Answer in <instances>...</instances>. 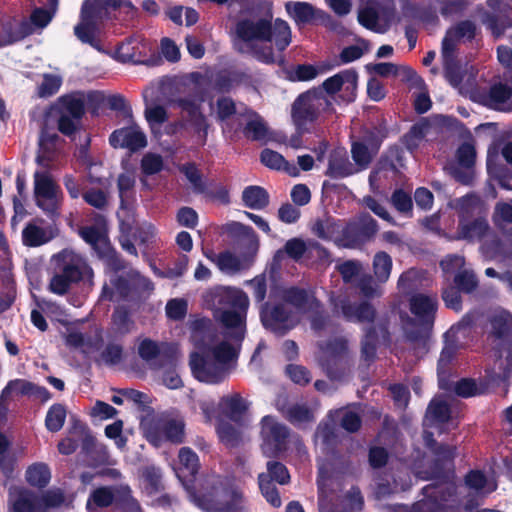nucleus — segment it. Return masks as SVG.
Wrapping results in <instances>:
<instances>
[{
    "label": "nucleus",
    "instance_id": "obj_28",
    "mask_svg": "<svg viewBox=\"0 0 512 512\" xmlns=\"http://www.w3.org/2000/svg\"><path fill=\"white\" fill-rule=\"evenodd\" d=\"M81 439L82 450L94 461L95 464H102L108 460V452L103 444L97 443L89 429L81 422L74 424L71 432Z\"/></svg>",
    "mask_w": 512,
    "mask_h": 512
},
{
    "label": "nucleus",
    "instance_id": "obj_29",
    "mask_svg": "<svg viewBox=\"0 0 512 512\" xmlns=\"http://www.w3.org/2000/svg\"><path fill=\"white\" fill-rule=\"evenodd\" d=\"M344 227L345 224L342 221L328 218L316 224L315 232L319 237L331 240L338 246L352 247L357 240L349 236L343 238Z\"/></svg>",
    "mask_w": 512,
    "mask_h": 512
},
{
    "label": "nucleus",
    "instance_id": "obj_40",
    "mask_svg": "<svg viewBox=\"0 0 512 512\" xmlns=\"http://www.w3.org/2000/svg\"><path fill=\"white\" fill-rule=\"evenodd\" d=\"M261 162L270 169L283 170L290 176H298L299 168L294 163H289L278 152L264 149L260 155Z\"/></svg>",
    "mask_w": 512,
    "mask_h": 512
},
{
    "label": "nucleus",
    "instance_id": "obj_17",
    "mask_svg": "<svg viewBox=\"0 0 512 512\" xmlns=\"http://www.w3.org/2000/svg\"><path fill=\"white\" fill-rule=\"evenodd\" d=\"M317 483L319 512H346L340 509V504L343 501L338 494L339 484L328 475L324 466L319 468Z\"/></svg>",
    "mask_w": 512,
    "mask_h": 512
},
{
    "label": "nucleus",
    "instance_id": "obj_26",
    "mask_svg": "<svg viewBox=\"0 0 512 512\" xmlns=\"http://www.w3.org/2000/svg\"><path fill=\"white\" fill-rule=\"evenodd\" d=\"M109 142L114 148H126L132 152L147 145L144 132L135 124L115 130L110 135Z\"/></svg>",
    "mask_w": 512,
    "mask_h": 512
},
{
    "label": "nucleus",
    "instance_id": "obj_50",
    "mask_svg": "<svg viewBox=\"0 0 512 512\" xmlns=\"http://www.w3.org/2000/svg\"><path fill=\"white\" fill-rule=\"evenodd\" d=\"M392 258L384 251L377 252L373 259V271L377 280L386 282L391 274Z\"/></svg>",
    "mask_w": 512,
    "mask_h": 512
},
{
    "label": "nucleus",
    "instance_id": "obj_62",
    "mask_svg": "<svg viewBox=\"0 0 512 512\" xmlns=\"http://www.w3.org/2000/svg\"><path fill=\"white\" fill-rule=\"evenodd\" d=\"M180 171L185 175L195 192L201 193L205 190L201 173L193 163L182 165Z\"/></svg>",
    "mask_w": 512,
    "mask_h": 512
},
{
    "label": "nucleus",
    "instance_id": "obj_14",
    "mask_svg": "<svg viewBox=\"0 0 512 512\" xmlns=\"http://www.w3.org/2000/svg\"><path fill=\"white\" fill-rule=\"evenodd\" d=\"M34 197L39 208L54 215L61 200V190L48 173L37 171L34 174Z\"/></svg>",
    "mask_w": 512,
    "mask_h": 512
},
{
    "label": "nucleus",
    "instance_id": "obj_61",
    "mask_svg": "<svg viewBox=\"0 0 512 512\" xmlns=\"http://www.w3.org/2000/svg\"><path fill=\"white\" fill-rule=\"evenodd\" d=\"M267 479L274 480L281 485L287 484L290 480V475L288 473L285 465L275 461H269L267 463Z\"/></svg>",
    "mask_w": 512,
    "mask_h": 512
},
{
    "label": "nucleus",
    "instance_id": "obj_2",
    "mask_svg": "<svg viewBox=\"0 0 512 512\" xmlns=\"http://www.w3.org/2000/svg\"><path fill=\"white\" fill-rule=\"evenodd\" d=\"M257 8L264 16L251 15L240 19L235 27L236 45L240 52L250 54L263 63L275 61L272 44L278 51L291 43V29L280 18L273 20V2L259 0Z\"/></svg>",
    "mask_w": 512,
    "mask_h": 512
},
{
    "label": "nucleus",
    "instance_id": "obj_31",
    "mask_svg": "<svg viewBox=\"0 0 512 512\" xmlns=\"http://www.w3.org/2000/svg\"><path fill=\"white\" fill-rule=\"evenodd\" d=\"M285 10L297 24L310 23L314 20L323 21L328 18L324 11L315 8L308 2L288 1L285 3Z\"/></svg>",
    "mask_w": 512,
    "mask_h": 512
},
{
    "label": "nucleus",
    "instance_id": "obj_21",
    "mask_svg": "<svg viewBox=\"0 0 512 512\" xmlns=\"http://www.w3.org/2000/svg\"><path fill=\"white\" fill-rule=\"evenodd\" d=\"M332 304L335 312L341 313L342 316L350 322L371 323L375 320L376 311L372 304L363 301L359 304L351 303L346 297L332 298Z\"/></svg>",
    "mask_w": 512,
    "mask_h": 512
},
{
    "label": "nucleus",
    "instance_id": "obj_12",
    "mask_svg": "<svg viewBox=\"0 0 512 512\" xmlns=\"http://www.w3.org/2000/svg\"><path fill=\"white\" fill-rule=\"evenodd\" d=\"M395 18V7L392 0L383 3L372 2L358 13L359 23L375 33H386Z\"/></svg>",
    "mask_w": 512,
    "mask_h": 512
},
{
    "label": "nucleus",
    "instance_id": "obj_47",
    "mask_svg": "<svg viewBox=\"0 0 512 512\" xmlns=\"http://www.w3.org/2000/svg\"><path fill=\"white\" fill-rule=\"evenodd\" d=\"M61 112L81 119L85 111V99L83 94L74 93L61 97Z\"/></svg>",
    "mask_w": 512,
    "mask_h": 512
},
{
    "label": "nucleus",
    "instance_id": "obj_27",
    "mask_svg": "<svg viewBox=\"0 0 512 512\" xmlns=\"http://www.w3.org/2000/svg\"><path fill=\"white\" fill-rule=\"evenodd\" d=\"M424 426L426 428H437L440 433L450 427L455 428L456 424L451 419V411L446 401L434 398L430 402L424 419Z\"/></svg>",
    "mask_w": 512,
    "mask_h": 512
},
{
    "label": "nucleus",
    "instance_id": "obj_13",
    "mask_svg": "<svg viewBox=\"0 0 512 512\" xmlns=\"http://www.w3.org/2000/svg\"><path fill=\"white\" fill-rule=\"evenodd\" d=\"M261 450L266 457H277L286 449L289 429L272 416H265L261 421Z\"/></svg>",
    "mask_w": 512,
    "mask_h": 512
},
{
    "label": "nucleus",
    "instance_id": "obj_35",
    "mask_svg": "<svg viewBox=\"0 0 512 512\" xmlns=\"http://www.w3.org/2000/svg\"><path fill=\"white\" fill-rule=\"evenodd\" d=\"M117 289L123 296H129L132 293L143 294L149 293L154 289L152 282L142 276L138 271H130L126 279H119L116 284Z\"/></svg>",
    "mask_w": 512,
    "mask_h": 512
},
{
    "label": "nucleus",
    "instance_id": "obj_10",
    "mask_svg": "<svg viewBox=\"0 0 512 512\" xmlns=\"http://www.w3.org/2000/svg\"><path fill=\"white\" fill-rule=\"evenodd\" d=\"M331 106L321 89L307 91L294 101L292 120L296 129L309 130L308 126L317 121L322 112Z\"/></svg>",
    "mask_w": 512,
    "mask_h": 512
},
{
    "label": "nucleus",
    "instance_id": "obj_18",
    "mask_svg": "<svg viewBox=\"0 0 512 512\" xmlns=\"http://www.w3.org/2000/svg\"><path fill=\"white\" fill-rule=\"evenodd\" d=\"M475 34L476 25L470 20L461 21L448 29L442 41L441 55L443 61L456 60L458 45L472 40Z\"/></svg>",
    "mask_w": 512,
    "mask_h": 512
},
{
    "label": "nucleus",
    "instance_id": "obj_42",
    "mask_svg": "<svg viewBox=\"0 0 512 512\" xmlns=\"http://www.w3.org/2000/svg\"><path fill=\"white\" fill-rule=\"evenodd\" d=\"M53 238L51 229L29 223L22 232L23 243L26 246L37 247L49 242Z\"/></svg>",
    "mask_w": 512,
    "mask_h": 512
},
{
    "label": "nucleus",
    "instance_id": "obj_5",
    "mask_svg": "<svg viewBox=\"0 0 512 512\" xmlns=\"http://www.w3.org/2000/svg\"><path fill=\"white\" fill-rule=\"evenodd\" d=\"M189 499L205 512H246L242 492L227 478L210 474L200 480Z\"/></svg>",
    "mask_w": 512,
    "mask_h": 512
},
{
    "label": "nucleus",
    "instance_id": "obj_57",
    "mask_svg": "<svg viewBox=\"0 0 512 512\" xmlns=\"http://www.w3.org/2000/svg\"><path fill=\"white\" fill-rule=\"evenodd\" d=\"M62 85V78L55 74H45L38 87L39 97H50L57 93Z\"/></svg>",
    "mask_w": 512,
    "mask_h": 512
},
{
    "label": "nucleus",
    "instance_id": "obj_25",
    "mask_svg": "<svg viewBox=\"0 0 512 512\" xmlns=\"http://www.w3.org/2000/svg\"><path fill=\"white\" fill-rule=\"evenodd\" d=\"M500 156L508 163L512 165V141L504 142L502 145L492 144L489 146L487 151V171L488 173L497 178L500 186L507 190H512V184L506 181L505 177L499 175Z\"/></svg>",
    "mask_w": 512,
    "mask_h": 512
},
{
    "label": "nucleus",
    "instance_id": "obj_56",
    "mask_svg": "<svg viewBox=\"0 0 512 512\" xmlns=\"http://www.w3.org/2000/svg\"><path fill=\"white\" fill-rule=\"evenodd\" d=\"M454 283L458 290L464 293H471L478 285L477 278L472 270L460 271L454 276Z\"/></svg>",
    "mask_w": 512,
    "mask_h": 512
},
{
    "label": "nucleus",
    "instance_id": "obj_34",
    "mask_svg": "<svg viewBox=\"0 0 512 512\" xmlns=\"http://www.w3.org/2000/svg\"><path fill=\"white\" fill-rule=\"evenodd\" d=\"M33 33L30 22L26 19H10L2 23L0 47L10 45Z\"/></svg>",
    "mask_w": 512,
    "mask_h": 512
},
{
    "label": "nucleus",
    "instance_id": "obj_59",
    "mask_svg": "<svg viewBox=\"0 0 512 512\" xmlns=\"http://www.w3.org/2000/svg\"><path fill=\"white\" fill-rule=\"evenodd\" d=\"M456 158L461 167L471 169L476 159L474 145L471 142H464L457 149Z\"/></svg>",
    "mask_w": 512,
    "mask_h": 512
},
{
    "label": "nucleus",
    "instance_id": "obj_6",
    "mask_svg": "<svg viewBox=\"0 0 512 512\" xmlns=\"http://www.w3.org/2000/svg\"><path fill=\"white\" fill-rule=\"evenodd\" d=\"M486 332L497 353L492 368L493 378L505 381L512 374V315L505 310L493 312Z\"/></svg>",
    "mask_w": 512,
    "mask_h": 512
},
{
    "label": "nucleus",
    "instance_id": "obj_36",
    "mask_svg": "<svg viewBox=\"0 0 512 512\" xmlns=\"http://www.w3.org/2000/svg\"><path fill=\"white\" fill-rule=\"evenodd\" d=\"M204 255L225 274L233 275L243 268V262L240 257L230 251L221 252L219 254L213 251H204Z\"/></svg>",
    "mask_w": 512,
    "mask_h": 512
},
{
    "label": "nucleus",
    "instance_id": "obj_51",
    "mask_svg": "<svg viewBox=\"0 0 512 512\" xmlns=\"http://www.w3.org/2000/svg\"><path fill=\"white\" fill-rule=\"evenodd\" d=\"M351 154L355 164L358 166L356 168L357 172L366 169L372 158L376 155L369 149L366 143L359 141L352 144Z\"/></svg>",
    "mask_w": 512,
    "mask_h": 512
},
{
    "label": "nucleus",
    "instance_id": "obj_46",
    "mask_svg": "<svg viewBox=\"0 0 512 512\" xmlns=\"http://www.w3.org/2000/svg\"><path fill=\"white\" fill-rule=\"evenodd\" d=\"M356 168L349 162L345 154L335 153L331 156L328 174L334 178H343L356 173Z\"/></svg>",
    "mask_w": 512,
    "mask_h": 512
},
{
    "label": "nucleus",
    "instance_id": "obj_39",
    "mask_svg": "<svg viewBox=\"0 0 512 512\" xmlns=\"http://www.w3.org/2000/svg\"><path fill=\"white\" fill-rule=\"evenodd\" d=\"M465 484L477 497H485L497 488L495 480L487 478L479 470L470 471L465 477Z\"/></svg>",
    "mask_w": 512,
    "mask_h": 512
},
{
    "label": "nucleus",
    "instance_id": "obj_45",
    "mask_svg": "<svg viewBox=\"0 0 512 512\" xmlns=\"http://www.w3.org/2000/svg\"><path fill=\"white\" fill-rule=\"evenodd\" d=\"M244 205L250 209L260 210L269 203L267 191L260 186H248L242 193Z\"/></svg>",
    "mask_w": 512,
    "mask_h": 512
},
{
    "label": "nucleus",
    "instance_id": "obj_49",
    "mask_svg": "<svg viewBox=\"0 0 512 512\" xmlns=\"http://www.w3.org/2000/svg\"><path fill=\"white\" fill-rule=\"evenodd\" d=\"M51 479L49 467L44 463H35L26 470L27 482L35 487H45Z\"/></svg>",
    "mask_w": 512,
    "mask_h": 512
},
{
    "label": "nucleus",
    "instance_id": "obj_32",
    "mask_svg": "<svg viewBox=\"0 0 512 512\" xmlns=\"http://www.w3.org/2000/svg\"><path fill=\"white\" fill-rule=\"evenodd\" d=\"M460 327H452L446 334H445V346L443 347L439 360H438V366H437V372H438V381H439V387L443 390L450 389L449 381L447 380V373L449 369V365L454 358V355L456 353V345L454 342L448 341L449 337H454L456 334V331H458Z\"/></svg>",
    "mask_w": 512,
    "mask_h": 512
},
{
    "label": "nucleus",
    "instance_id": "obj_53",
    "mask_svg": "<svg viewBox=\"0 0 512 512\" xmlns=\"http://www.w3.org/2000/svg\"><path fill=\"white\" fill-rule=\"evenodd\" d=\"M258 482L261 493L266 501L273 507H280L282 502L279 492L272 481L267 479V475L261 473L258 477Z\"/></svg>",
    "mask_w": 512,
    "mask_h": 512
},
{
    "label": "nucleus",
    "instance_id": "obj_64",
    "mask_svg": "<svg viewBox=\"0 0 512 512\" xmlns=\"http://www.w3.org/2000/svg\"><path fill=\"white\" fill-rule=\"evenodd\" d=\"M494 221L497 225L512 224V201L498 202L495 206Z\"/></svg>",
    "mask_w": 512,
    "mask_h": 512
},
{
    "label": "nucleus",
    "instance_id": "obj_20",
    "mask_svg": "<svg viewBox=\"0 0 512 512\" xmlns=\"http://www.w3.org/2000/svg\"><path fill=\"white\" fill-rule=\"evenodd\" d=\"M179 463L175 468L176 475L183 487L185 488L188 497L192 492H196L199 487L200 481H196V474L199 469V458L197 454L189 447H182L178 454Z\"/></svg>",
    "mask_w": 512,
    "mask_h": 512
},
{
    "label": "nucleus",
    "instance_id": "obj_9",
    "mask_svg": "<svg viewBox=\"0 0 512 512\" xmlns=\"http://www.w3.org/2000/svg\"><path fill=\"white\" fill-rule=\"evenodd\" d=\"M122 4L132 7L130 2L122 0H86L81 9V21L74 28L77 38L94 46L98 24L108 17L109 7L116 8Z\"/></svg>",
    "mask_w": 512,
    "mask_h": 512
},
{
    "label": "nucleus",
    "instance_id": "obj_30",
    "mask_svg": "<svg viewBox=\"0 0 512 512\" xmlns=\"http://www.w3.org/2000/svg\"><path fill=\"white\" fill-rule=\"evenodd\" d=\"M449 206L458 213L459 220L483 217V214L486 212L484 202L475 194H467L466 196L451 200Z\"/></svg>",
    "mask_w": 512,
    "mask_h": 512
},
{
    "label": "nucleus",
    "instance_id": "obj_11",
    "mask_svg": "<svg viewBox=\"0 0 512 512\" xmlns=\"http://www.w3.org/2000/svg\"><path fill=\"white\" fill-rule=\"evenodd\" d=\"M346 349V341L342 338L334 339L321 347L319 362L331 379L341 380L349 372Z\"/></svg>",
    "mask_w": 512,
    "mask_h": 512
},
{
    "label": "nucleus",
    "instance_id": "obj_54",
    "mask_svg": "<svg viewBox=\"0 0 512 512\" xmlns=\"http://www.w3.org/2000/svg\"><path fill=\"white\" fill-rule=\"evenodd\" d=\"M112 323L117 333L127 334L134 328V323L131 320L129 313L126 309L118 307L112 315Z\"/></svg>",
    "mask_w": 512,
    "mask_h": 512
},
{
    "label": "nucleus",
    "instance_id": "obj_37",
    "mask_svg": "<svg viewBox=\"0 0 512 512\" xmlns=\"http://www.w3.org/2000/svg\"><path fill=\"white\" fill-rule=\"evenodd\" d=\"M79 234L98 255H105L109 250L108 239L102 227L95 225L85 226L80 229Z\"/></svg>",
    "mask_w": 512,
    "mask_h": 512
},
{
    "label": "nucleus",
    "instance_id": "obj_19",
    "mask_svg": "<svg viewBox=\"0 0 512 512\" xmlns=\"http://www.w3.org/2000/svg\"><path fill=\"white\" fill-rule=\"evenodd\" d=\"M488 5L492 12L483 15L482 23L495 37H500L507 28L512 27L511 0H488Z\"/></svg>",
    "mask_w": 512,
    "mask_h": 512
},
{
    "label": "nucleus",
    "instance_id": "obj_60",
    "mask_svg": "<svg viewBox=\"0 0 512 512\" xmlns=\"http://www.w3.org/2000/svg\"><path fill=\"white\" fill-rule=\"evenodd\" d=\"M118 501L124 506L125 512H142L136 499L132 496L130 487L126 484H120L118 489Z\"/></svg>",
    "mask_w": 512,
    "mask_h": 512
},
{
    "label": "nucleus",
    "instance_id": "obj_1",
    "mask_svg": "<svg viewBox=\"0 0 512 512\" xmlns=\"http://www.w3.org/2000/svg\"><path fill=\"white\" fill-rule=\"evenodd\" d=\"M203 299L225 331L219 336L210 319H195L191 323L192 340L199 351L190 354L189 365L195 379L213 385L223 382L236 363L245 337L249 298L237 288L215 287Z\"/></svg>",
    "mask_w": 512,
    "mask_h": 512
},
{
    "label": "nucleus",
    "instance_id": "obj_16",
    "mask_svg": "<svg viewBox=\"0 0 512 512\" xmlns=\"http://www.w3.org/2000/svg\"><path fill=\"white\" fill-rule=\"evenodd\" d=\"M149 442L159 446L163 441L180 444L185 438V423L181 416H166L146 431Z\"/></svg>",
    "mask_w": 512,
    "mask_h": 512
},
{
    "label": "nucleus",
    "instance_id": "obj_8",
    "mask_svg": "<svg viewBox=\"0 0 512 512\" xmlns=\"http://www.w3.org/2000/svg\"><path fill=\"white\" fill-rule=\"evenodd\" d=\"M53 274L48 289L51 293L63 296L71 286L80 280L93 276V271L85 259L72 250H62L51 259Z\"/></svg>",
    "mask_w": 512,
    "mask_h": 512
},
{
    "label": "nucleus",
    "instance_id": "obj_43",
    "mask_svg": "<svg viewBox=\"0 0 512 512\" xmlns=\"http://www.w3.org/2000/svg\"><path fill=\"white\" fill-rule=\"evenodd\" d=\"M244 116L247 119L244 132L248 138L252 140H262L267 135V126L264 120L252 110L244 108Z\"/></svg>",
    "mask_w": 512,
    "mask_h": 512
},
{
    "label": "nucleus",
    "instance_id": "obj_63",
    "mask_svg": "<svg viewBox=\"0 0 512 512\" xmlns=\"http://www.w3.org/2000/svg\"><path fill=\"white\" fill-rule=\"evenodd\" d=\"M163 168V159L160 155L147 153L141 161L142 172L146 175H153L160 172Z\"/></svg>",
    "mask_w": 512,
    "mask_h": 512
},
{
    "label": "nucleus",
    "instance_id": "obj_15",
    "mask_svg": "<svg viewBox=\"0 0 512 512\" xmlns=\"http://www.w3.org/2000/svg\"><path fill=\"white\" fill-rule=\"evenodd\" d=\"M445 78L458 92L476 102V95L482 94L483 89L476 84V72L473 67L463 70L456 60L443 61Z\"/></svg>",
    "mask_w": 512,
    "mask_h": 512
},
{
    "label": "nucleus",
    "instance_id": "obj_23",
    "mask_svg": "<svg viewBox=\"0 0 512 512\" xmlns=\"http://www.w3.org/2000/svg\"><path fill=\"white\" fill-rule=\"evenodd\" d=\"M357 80V73L352 69H347L326 79L322 86L328 94H334L341 91V97L344 101L352 102L356 95Z\"/></svg>",
    "mask_w": 512,
    "mask_h": 512
},
{
    "label": "nucleus",
    "instance_id": "obj_24",
    "mask_svg": "<svg viewBox=\"0 0 512 512\" xmlns=\"http://www.w3.org/2000/svg\"><path fill=\"white\" fill-rule=\"evenodd\" d=\"M40 510L39 493L25 487L14 486L9 488V512H40Z\"/></svg>",
    "mask_w": 512,
    "mask_h": 512
},
{
    "label": "nucleus",
    "instance_id": "obj_48",
    "mask_svg": "<svg viewBox=\"0 0 512 512\" xmlns=\"http://www.w3.org/2000/svg\"><path fill=\"white\" fill-rule=\"evenodd\" d=\"M135 175L132 172H125L119 175L117 187L121 202V208H127L134 196Z\"/></svg>",
    "mask_w": 512,
    "mask_h": 512
},
{
    "label": "nucleus",
    "instance_id": "obj_3",
    "mask_svg": "<svg viewBox=\"0 0 512 512\" xmlns=\"http://www.w3.org/2000/svg\"><path fill=\"white\" fill-rule=\"evenodd\" d=\"M274 297L282 303H264L260 317L265 328L277 334H284L299 322V314L312 312L311 327L320 330L324 318L320 314V303L312 292L297 287L278 289Z\"/></svg>",
    "mask_w": 512,
    "mask_h": 512
},
{
    "label": "nucleus",
    "instance_id": "obj_52",
    "mask_svg": "<svg viewBox=\"0 0 512 512\" xmlns=\"http://www.w3.org/2000/svg\"><path fill=\"white\" fill-rule=\"evenodd\" d=\"M66 410L61 404L52 405L46 415L45 426L51 432L59 431L65 422Z\"/></svg>",
    "mask_w": 512,
    "mask_h": 512
},
{
    "label": "nucleus",
    "instance_id": "obj_38",
    "mask_svg": "<svg viewBox=\"0 0 512 512\" xmlns=\"http://www.w3.org/2000/svg\"><path fill=\"white\" fill-rule=\"evenodd\" d=\"M317 405L313 407L307 403H295L284 412L286 419L297 427H305L315 421Z\"/></svg>",
    "mask_w": 512,
    "mask_h": 512
},
{
    "label": "nucleus",
    "instance_id": "obj_44",
    "mask_svg": "<svg viewBox=\"0 0 512 512\" xmlns=\"http://www.w3.org/2000/svg\"><path fill=\"white\" fill-rule=\"evenodd\" d=\"M119 485L116 486H103L99 487L90 494L87 507L91 509V506L102 508L110 506L115 500L118 501V489Z\"/></svg>",
    "mask_w": 512,
    "mask_h": 512
},
{
    "label": "nucleus",
    "instance_id": "obj_58",
    "mask_svg": "<svg viewBox=\"0 0 512 512\" xmlns=\"http://www.w3.org/2000/svg\"><path fill=\"white\" fill-rule=\"evenodd\" d=\"M235 114L244 116V114H245L244 108L237 110L235 103L233 102V100L231 98L222 97V98L218 99V101H217V118H218V120L224 122Z\"/></svg>",
    "mask_w": 512,
    "mask_h": 512
},
{
    "label": "nucleus",
    "instance_id": "obj_22",
    "mask_svg": "<svg viewBox=\"0 0 512 512\" xmlns=\"http://www.w3.org/2000/svg\"><path fill=\"white\" fill-rule=\"evenodd\" d=\"M205 101L204 94L195 91L193 95L179 98L176 102L178 106L188 114L189 121L194 127L195 131L201 138L202 144L205 143L207 137L208 123L206 117L200 110L201 104Z\"/></svg>",
    "mask_w": 512,
    "mask_h": 512
},
{
    "label": "nucleus",
    "instance_id": "obj_33",
    "mask_svg": "<svg viewBox=\"0 0 512 512\" xmlns=\"http://www.w3.org/2000/svg\"><path fill=\"white\" fill-rule=\"evenodd\" d=\"M489 231V225L484 217L459 220L456 234L453 240L474 241L483 238Z\"/></svg>",
    "mask_w": 512,
    "mask_h": 512
},
{
    "label": "nucleus",
    "instance_id": "obj_7",
    "mask_svg": "<svg viewBox=\"0 0 512 512\" xmlns=\"http://www.w3.org/2000/svg\"><path fill=\"white\" fill-rule=\"evenodd\" d=\"M409 308L415 318H402L406 337L411 344L426 351L429 331L434 324L438 308L437 296L413 294L409 299Z\"/></svg>",
    "mask_w": 512,
    "mask_h": 512
},
{
    "label": "nucleus",
    "instance_id": "obj_55",
    "mask_svg": "<svg viewBox=\"0 0 512 512\" xmlns=\"http://www.w3.org/2000/svg\"><path fill=\"white\" fill-rule=\"evenodd\" d=\"M41 503L40 512H47L48 509L58 508L64 502V494L60 489H49L39 494Z\"/></svg>",
    "mask_w": 512,
    "mask_h": 512
},
{
    "label": "nucleus",
    "instance_id": "obj_4",
    "mask_svg": "<svg viewBox=\"0 0 512 512\" xmlns=\"http://www.w3.org/2000/svg\"><path fill=\"white\" fill-rule=\"evenodd\" d=\"M455 450V447L440 445L434 451L436 456L434 469L431 472H416L420 479L436 478L441 481L422 489L424 497L415 504L414 512H452L457 508L456 487L446 479L447 476H444L445 471L449 469L448 464L455 457Z\"/></svg>",
    "mask_w": 512,
    "mask_h": 512
},
{
    "label": "nucleus",
    "instance_id": "obj_41",
    "mask_svg": "<svg viewBox=\"0 0 512 512\" xmlns=\"http://www.w3.org/2000/svg\"><path fill=\"white\" fill-rule=\"evenodd\" d=\"M381 337L384 341L388 340V330L384 325H378V332L376 326L369 328L365 332L362 341L361 353L365 360H372L376 353V344L378 338Z\"/></svg>",
    "mask_w": 512,
    "mask_h": 512
}]
</instances>
